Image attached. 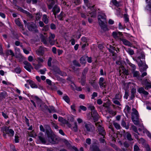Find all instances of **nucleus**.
Instances as JSON below:
<instances>
[{
  "label": "nucleus",
  "mask_w": 151,
  "mask_h": 151,
  "mask_svg": "<svg viewBox=\"0 0 151 151\" xmlns=\"http://www.w3.org/2000/svg\"><path fill=\"white\" fill-rule=\"evenodd\" d=\"M145 55L143 52H141L140 55L136 59H134V60L138 63L139 68V70L141 72L146 71L148 67L146 64L145 61Z\"/></svg>",
  "instance_id": "1"
},
{
  "label": "nucleus",
  "mask_w": 151,
  "mask_h": 151,
  "mask_svg": "<svg viewBox=\"0 0 151 151\" xmlns=\"http://www.w3.org/2000/svg\"><path fill=\"white\" fill-rule=\"evenodd\" d=\"M46 133L48 141L50 143L53 144L58 143V139L57 138L55 137V135L52 130L50 131H47Z\"/></svg>",
  "instance_id": "2"
},
{
  "label": "nucleus",
  "mask_w": 151,
  "mask_h": 151,
  "mask_svg": "<svg viewBox=\"0 0 151 151\" xmlns=\"http://www.w3.org/2000/svg\"><path fill=\"white\" fill-rule=\"evenodd\" d=\"M47 4L49 9H60L57 4V0H47Z\"/></svg>",
  "instance_id": "3"
},
{
  "label": "nucleus",
  "mask_w": 151,
  "mask_h": 151,
  "mask_svg": "<svg viewBox=\"0 0 151 151\" xmlns=\"http://www.w3.org/2000/svg\"><path fill=\"white\" fill-rule=\"evenodd\" d=\"M134 111L132 114V119L134 123L136 125L139 124V114L138 111L134 108L132 109Z\"/></svg>",
  "instance_id": "4"
},
{
  "label": "nucleus",
  "mask_w": 151,
  "mask_h": 151,
  "mask_svg": "<svg viewBox=\"0 0 151 151\" xmlns=\"http://www.w3.org/2000/svg\"><path fill=\"white\" fill-rule=\"evenodd\" d=\"M37 26L33 22H28L27 25V28L29 31L32 32L34 33H38Z\"/></svg>",
  "instance_id": "5"
},
{
  "label": "nucleus",
  "mask_w": 151,
  "mask_h": 151,
  "mask_svg": "<svg viewBox=\"0 0 151 151\" xmlns=\"http://www.w3.org/2000/svg\"><path fill=\"white\" fill-rule=\"evenodd\" d=\"M37 136L40 143L44 144L46 143V140L43 133L40 132L38 134Z\"/></svg>",
  "instance_id": "6"
},
{
  "label": "nucleus",
  "mask_w": 151,
  "mask_h": 151,
  "mask_svg": "<svg viewBox=\"0 0 151 151\" xmlns=\"http://www.w3.org/2000/svg\"><path fill=\"white\" fill-rule=\"evenodd\" d=\"M85 127L87 132H93L95 131V127L91 123H86Z\"/></svg>",
  "instance_id": "7"
},
{
  "label": "nucleus",
  "mask_w": 151,
  "mask_h": 151,
  "mask_svg": "<svg viewBox=\"0 0 151 151\" xmlns=\"http://www.w3.org/2000/svg\"><path fill=\"white\" fill-rule=\"evenodd\" d=\"M91 115L94 122H96L98 120L99 116L96 111L93 110L92 112H91Z\"/></svg>",
  "instance_id": "8"
},
{
  "label": "nucleus",
  "mask_w": 151,
  "mask_h": 151,
  "mask_svg": "<svg viewBox=\"0 0 151 151\" xmlns=\"http://www.w3.org/2000/svg\"><path fill=\"white\" fill-rule=\"evenodd\" d=\"M24 63L25 65L24 66V68L27 71L29 72H31V68L33 69V68L31 64L27 61H25L24 62Z\"/></svg>",
  "instance_id": "9"
},
{
  "label": "nucleus",
  "mask_w": 151,
  "mask_h": 151,
  "mask_svg": "<svg viewBox=\"0 0 151 151\" xmlns=\"http://www.w3.org/2000/svg\"><path fill=\"white\" fill-rule=\"evenodd\" d=\"M98 131L99 132V134L102 135L103 136V138H105V135L106 134V132L105 130L104 129L103 127H101L100 125H99V127L98 128Z\"/></svg>",
  "instance_id": "10"
},
{
  "label": "nucleus",
  "mask_w": 151,
  "mask_h": 151,
  "mask_svg": "<svg viewBox=\"0 0 151 151\" xmlns=\"http://www.w3.org/2000/svg\"><path fill=\"white\" fill-rule=\"evenodd\" d=\"M132 73L133 74L134 77L136 78L139 80H142L139 71L133 70H132Z\"/></svg>",
  "instance_id": "11"
},
{
  "label": "nucleus",
  "mask_w": 151,
  "mask_h": 151,
  "mask_svg": "<svg viewBox=\"0 0 151 151\" xmlns=\"http://www.w3.org/2000/svg\"><path fill=\"white\" fill-rule=\"evenodd\" d=\"M99 22V24L101 28L104 31H106L109 30V29L107 28V26L105 24L104 22L101 21V22Z\"/></svg>",
  "instance_id": "12"
},
{
  "label": "nucleus",
  "mask_w": 151,
  "mask_h": 151,
  "mask_svg": "<svg viewBox=\"0 0 151 151\" xmlns=\"http://www.w3.org/2000/svg\"><path fill=\"white\" fill-rule=\"evenodd\" d=\"M98 21L99 22H100L101 21H103L104 22H106V16L104 14L99 15L98 16Z\"/></svg>",
  "instance_id": "13"
},
{
  "label": "nucleus",
  "mask_w": 151,
  "mask_h": 151,
  "mask_svg": "<svg viewBox=\"0 0 151 151\" xmlns=\"http://www.w3.org/2000/svg\"><path fill=\"white\" fill-rule=\"evenodd\" d=\"M46 82L50 86H51V88L52 90H56L57 87L55 85L54 83H52V81L51 80L49 79H47L46 80Z\"/></svg>",
  "instance_id": "14"
},
{
  "label": "nucleus",
  "mask_w": 151,
  "mask_h": 151,
  "mask_svg": "<svg viewBox=\"0 0 151 151\" xmlns=\"http://www.w3.org/2000/svg\"><path fill=\"white\" fill-rule=\"evenodd\" d=\"M87 56H83L80 59V63L82 65H84L85 66L86 63V60L87 58Z\"/></svg>",
  "instance_id": "15"
},
{
  "label": "nucleus",
  "mask_w": 151,
  "mask_h": 151,
  "mask_svg": "<svg viewBox=\"0 0 151 151\" xmlns=\"http://www.w3.org/2000/svg\"><path fill=\"white\" fill-rule=\"evenodd\" d=\"M90 150L91 151H100L99 147L95 144L91 146Z\"/></svg>",
  "instance_id": "16"
},
{
  "label": "nucleus",
  "mask_w": 151,
  "mask_h": 151,
  "mask_svg": "<svg viewBox=\"0 0 151 151\" xmlns=\"http://www.w3.org/2000/svg\"><path fill=\"white\" fill-rule=\"evenodd\" d=\"M14 131L11 129L8 128V130L7 131L6 133L8 136L10 137H12L14 136Z\"/></svg>",
  "instance_id": "17"
},
{
  "label": "nucleus",
  "mask_w": 151,
  "mask_h": 151,
  "mask_svg": "<svg viewBox=\"0 0 151 151\" xmlns=\"http://www.w3.org/2000/svg\"><path fill=\"white\" fill-rule=\"evenodd\" d=\"M44 107L46 109L48 110L49 112L50 113H51L52 111H53L54 112H56L55 107L53 106H50V109L48 108V106L46 105L44 106Z\"/></svg>",
  "instance_id": "18"
},
{
  "label": "nucleus",
  "mask_w": 151,
  "mask_h": 151,
  "mask_svg": "<svg viewBox=\"0 0 151 151\" xmlns=\"http://www.w3.org/2000/svg\"><path fill=\"white\" fill-rule=\"evenodd\" d=\"M122 41L124 44L126 45H128L129 46L132 47V44L129 41L125 39H120Z\"/></svg>",
  "instance_id": "19"
},
{
  "label": "nucleus",
  "mask_w": 151,
  "mask_h": 151,
  "mask_svg": "<svg viewBox=\"0 0 151 151\" xmlns=\"http://www.w3.org/2000/svg\"><path fill=\"white\" fill-rule=\"evenodd\" d=\"M27 82H28L30 84L31 88H37L38 86L36 84L32 81L30 80H27Z\"/></svg>",
  "instance_id": "20"
},
{
  "label": "nucleus",
  "mask_w": 151,
  "mask_h": 151,
  "mask_svg": "<svg viewBox=\"0 0 151 151\" xmlns=\"http://www.w3.org/2000/svg\"><path fill=\"white\" fill-rule=\"evenodd\" d=\"M105 81L104 78L103 77H101L99 81V83L100 85V86L101 87H103L104 88H105V85H104L103 84V83Z\"/></svg>",
  "instance_id": "21"
},
{
  "label": "nucleus",
  "mask_w": 151,
  "mask_h": 151,
  "mask_svg": "<svg viewBox=\"0 0 151 151\" xmlns=\"http://www.w3.org/2000/svg\"><path fill=\"white\" fill-rule=\"evenodd\" d=\"M53 67V70L56 71L57 73L61 76H63V73L62 71L60 70L59 68L56 66H54Z\"/></svg>",
  "instance_id": "22"
},
{
  "label": "nucleus",
  "mask_w": 151,
  "mask_h": 151,
  "mask_svg": "<svg viewBox=\"0 0 151 151\" xmlns=\"http://www.w3.org/2000/svg\"><path fill=\"white\" fill-rule=\"evenodd\" d=\"M145 82L146 85L145 88L146 90H148V88H151V83L149 82L146 79L145 80Z\"/></svg>",
  "instance_id": "23"
},
{
  "label": "nucleus",
  "mask_w": 151,
  "mask_h": 151,
  "mask_svg": "<svg viewBox=\"0 0 151 151\" xmlns=\"http://www.w3.org/2000/svg\"><path fill=\"white\" fill-rule=\"evenodd\" d=\"M22 12L26 14L27 16L31 19H32L33 16L29 12L27 11L26 10H20Z\"/></svg>",
  "instance_id": "24"
},
{
  "label": "nucleus",
  "mask_w": 151,
  "mask_h": 151,
  "mask_svg": "<svg viewBox=\"0 0 151 151\" xmlns=\"http://www.w3.org/2000/svg\"><path fill=\"white\" fill-rule=\"evenodd\" d=\"M86 78L81 76V78H79L78 79L80 80L79 82L81 83L82 86L85 85L86 83Z\"/></svg>",
  "instance_id": "25"
},
{
  "label": "nucleus",
  "mask_w": 151,
  "mask_h": 151,
  "mask_svg": "<svg viewBox=\"0 0 151 151\" xmlns=\"http://www.w3.org/2000/svg\"><path fill=\"white\" fill-rule=\"evenodd\" d=\"M88 68L86 67L82 71L81 76L86 78V75L88 71Z\"/></svg>",
  "instance_id": "26"
},
{
  "label": "nucleus",
  "mask_w": 151,
  "mask_h": 151,
  "mask_svg": "<svg viewBox=\"0 0 151 151\" xmlns=\"http://www.w3.org/2000/svg\"><path fill=\"white\" fill-rule=\"evenodd\" d=\"M88 16L93 18L95 17L96 16V10H95L92 12L89 13Z\"/></svg>",
  "instance_id": "27"
},
{
  "label": "nucleus",
  "mask_w": 151,
  "mask_h": 151,
  "mask_svg": "<svg viewBox=\"0 0 151 151\" xmlns=\"http://www.w3.org/2000/svg\"><path fill=\"white\" fill-rule=\"evenodd\" d=\"M89 83L93 86L94 88H96L97 87V85L95 82V80H91L89 82Z\"/></svg>",
  "instance_id": "28"
},
{
  "label": "nucleus",
  "mask_w": 151,
  "mask_h": 151,
  "mask_svg": "<svg viewBox=\"0 0 151 151\" xmlns=\"http://www.w3.org/2000/svg\"><path fill=\"white\" fill-rule=\"evenodd\" d=\"M109 47L110 48L108 49L109 52L112 54H114V52L113 50H116L115 49V47L111 45H109Z\"/></svg>",
  "instance_id": "29"
},
{
  "label": "nucleus",
  "mask_w": 151,
  "mask_h": 151,
  "mask_svg": "<svg viewBox=\"0 0 151 151\" xmlns=\"http://www.w3.org/2000/svg\"><path fill=\"white\" fill-rule=\"evenodd\" d=\"M126 137L127 139L129 141H131L133 140V139L132 137V136L131 134L128 132H127L126 133Z\"/></svg>",
  "instance_id": "30"
},
{
  "label": "nucleus",
  "mask_w": 151,
  "mask_h": 151,
  "mask_svg": "<svg viewBox=\"0 0 151 151\" xmlns=\"http://www.w3.org/2000/svg\"><path fill=\"white\" fill-rule=\"evenodd\" d=\"M121 125L122 126L125 127L126 128L128 129L129 128V124L126 125V122L124 121V120H122L121 123Z\"/></svg>",
  "instance_id": "31"
},
{
  "label": "nucleus",
  "mask_w": 151,
  "mask_h": 151,
  "mask_svg": "<svg viewBox=\"0 0 151 151\" xmlns=\"http://www.w3.org/2000/svg\"><path fill=\"white\" fill-rule=\"evenodd\" d=\"M42 20L46 24H47L48 23V19L47 18V16L46 15H44L43 17Z\"/></svg>",
  "instance_id": "32"
},
{
  "label": "nucleus",
  "mask_w": 151,
  "mask_h": 151,
  "mask_svg": "<svg viewBox=\"0 0 151 151\" xmlns=\"http://www.w3.org/2000/svg\"><path fill=\"white\" fill-rule=\"evenodd\" d=\"M41 39L42 42L45 45L47 44V41L45 39V37L42 34L41 36Z\"/></svg>",
  "instance_id": "33"
},
{
  "label": "nucleus",
  "mask_w": 151,
  "mask_h": 151,
  "mask_svg": "<svg viewBox=\"0 0 151 151\" xmlns=\"http://www.w3.org/2000/svg\"><path fill=\"white\" fill-rule=\"evenodd\" d=\"M73 63L74 65L78 67H80L81 65L76 60H75L73 61Z\"/></svg>",
  "instance_id": "34"
},
{
  "label": "nucleus",
  "mask_w": 151,
  "mask_h": 151,
  "mask_svg": "<svg viewBox=\"0 0 151 151\" xmlns=\"http://www.w3.org/2000/svg\"><path fill=\"white\" fill-rule=\"evenodd\" d=\"M7 96V93L5 91H3L0 93V97L2 98V99L5 98Z\"/></svg>",
  "instance_id": "35"
},
{
  "label": "nucleus",
  "mask_w": 151,
  "mask_h": 151,
  "mask_svg": "<svg viewBox=\"0 0 151 151\" xmlns=\"http://www.w3.org/2000/svg\"><path fill=\"white\" fill-rule=\"evenodd\" d=\"M37 54L38 55H42L44 54L43 50L41 49H40L36 51Z\"/></svg>",
  "instance_id": "36"
},
{
  "label": "nucleus",
  "mask_w": 151,
  "mask_h": 151,
  "mask_svg": "<svg viewBox=\"0 0 151 151\" xmlns=\"http://www.w3.org/2000/svg\"><path fill=\"white\" fill-rule=\"evenodd\" d=\"M111 2L115 6L117 7L119 6V3L116 0H112Z\"/></svg>",
  "instance_id": "37"
},
{
  "label": "nucleus",
  "mask_w": 151,
  "mask_h": 151,
  "mask_svg": "<svg viewBox=\"0 0 151 151\" xmlns=\"http://www.w3.org/2000/svg\"><path fill=\"white\" fill-rule=\"evenodd\" d=\"M113 124L115 127L117 129H120L121 127L120 125L118 123L115 122H113Z\"/></svg>",
  "instance_id": "38"
},
{
  "label": "nucleus",
  "mask_w": 151,
  "mask_h": 151,
  "mask_svg": "<svg viewBox=\"0 0 151 151\" xmlns=\"http://www.w3.org/2000/svg\"><path fill=\"white\" fill-rule=\"evenodd\" d=\"M63 99L67 103H68L70 102V99L68 96L66 95L64 96Z\"/></svg>",
  "instance_id": "39"
},
{
  "label": "nucleus",
  "mask_w": 151,
  "mask_h": 151,
  "mask_svg": "<svg viewBox=\"0 0 151 151\" xmlns=\"http://www.w3.org/2000/svg\"><path fill=\"white\" fill-rule=\"evenodd\" d=\"M36 20H38L39 19L41 16V14L40 13H37L35 14Z\"/></svg>",
  "instance_id": "40"
},
{
  "label": "nucleus",
  "mask_w": 151,
  "mask_h": 151,
  "mask_svg": "<svg viewBox=\"0 0 151 151\" xmlns=\"http://www.w3.org/2000/svg\"><path fill=\"white\" fill-rule=\"evenodd\" d=\"M74 126L73 127V129L75 132H76L78 131V126L76 122H74Z\"/></svg>",
  "instance_id": "41"
},
{
  "label": "nucleus",
  "mask_w": 151,
  "mask_h": 151,
  "mask_svg": "<svg viewBox=\"0 0 151 151\" xmlns=\"http://www.w3.org/2000/svg\"><path fill=\"white\" fill-rule=\"evenodd\" d=\"M112 35L114 38H118L119 37L118 32H114L112 33Z\"/></svg>",
  "instance_id": "42"
},
{
  "label": "nucleus",
  "mask_w": 151,
  "mask_h": 151,
  "mask_svg": "<svg viewBox=\"0 0 151 151\" xmlns=\"http://www.w3.org/2000/svg\"><path fill=\"white\" fill-rule=\"evenodd\" d=\"M140 150L138 146L135 144L134 145V151H140Z\"/></svg>",
  "instance_id": "43"
},
{
  "label": "nucleus",
  "mask_w": 151,
  "mask_h": 151,
  "mask_svg": "<svg viewBox=\"0 0 151 151\" xmlns=\"http://www.w3.org/2000/svg\"><path fill=\"white\" fill-rule=\"evenodd\" d=\"M49 26L48 25H47L43 27L42 30L47 32L49 30Z\"/></svg>",
  "instance_id": "44"
},
{
  "label": "nucleus",
  "mask_w": 151,
  "mask_h": 151,
  "mask_svg": "<svg viewBox=\"0 0 151 151\" xmlns=\"http://www.w3.org/2000/svg\"><path fill=\"white\" fill-rule=\"evenodd\" d=\"M146 1L147 2V5L146 6V7L148 9H151V2L150 1H147L148 0H146Z\"/></svg>",
  "instance_id": "45"
},
{
  "label": "nucleus",
  "mask_w": 151,
  "mask_h": 151,
  "mask_svg": "<svg viewBox=\"0 0 151 151\" xmlns=\"http://www.w3.org/2000/svg\"><path fill=\"white\" fill-rule=\"evenodd\" d=\"M124 18L125 21L126 22H127L129 21V19L128 17V15L127 14H124Z\"/></svg>",
  "instance_id": "46"
},
{
  "label": "nucleus",
  "mask_w": 151,
  "mask_h": 151,
  "mask_svg": "<svg viewBox=\"0 0 151 151\" xmlns=\"http://www.w3.org/2000/svg\"><path fill=\"white\" fill-rule=\"evenodd\" d=\"M49 42L51 45H54L55 43V41L54 39L49 38Z\"/></svg>",
  "instance_id": "47"
},
{
  "label": "nucleus",
  "mask_w": 151,
  "mask_h": 151,
  "mask_svg": "<svg viewBox=\"0 0 151 151\" xmlns=\"http://www.w3.org/2000/svg\"><path fill=\"white\" fill-rule=\"evenodd\" d=\"M45 128L46 129V132H47V131H50L52 129H51V128L50 126L48 125H45L44 126Z\"/></svg>",
  "instance_id": "48"
},
{
  "label": "nucleus",
  "mask_w": 151,
  "mask_h": 151,
  "mask_svg": "<svg viewBox=\"0 0 151 151\" xmlns=\"http://www.w3.org/2000/svg\"><path fill=\"white\" fill-rule=\"evenodd\" d=\"M127 51L131 55H133L134 54V51L130 48H128Z\"/></svg>",
  "instance_id": "49"
},
{
  "label": "nucleus",
  "mask_w": 151,
  "mask_h": 151,
  "mask_svg": "<svg viewBox=\"0 0 151 151\" xmlns=\"http://www.w3.org/2000/svg\"><path fill=\"white\" fill-rule=\"evenodd\" d=\"M64 143L66 145L69 147L71 146V145L68 141L66 139H65L63 141Z\"/></svg>",
  "instance_id": "50"
},
{
  "label": "nucleus",
  "mask_w": 151,
  "mask_h": 151,
  "mask_svg": "<svg viewBox=\"0 0 151 151\" xmlns=\"http://www.w3.org/2000/svg\"><path fill=\"white\" fill-rule=\"evenodd\" d=\"M15 71L17 73H19L21 71V70L19 67H17L14 69Z\"/></svg>",
  "instance_id": "51"
},
{
  "label": "nucleus",
  "mask_w": 151,
  "mask_h": 151,
  "mask_svg": "<svg viewBox=\"0 0 151 151\" xmlns=\"http://www.w3.org/2000/svg\"><path fill=\"white\" fill-rule=\"evenodd\" d=\"M52 58L51 57H50L48 59L47 62V65L49 67H51V62L52 60Z\"/></svg>",
  "instance_id": "52"
},
{
  "label": "nucleus",
  "mask_w": 151,
  "mask_h": 151,
  "mask_svg": "<svg viewBox=\"0 0 151 151\" xmlns=\"http://www.w3.org/2000/svg\"><path fill=\"white\" fill-rule=\"evenodd\" d=\"M122 96L119 93L117 94L115 96V99L119 100L121 98Z\"/></svg>",
  "instance_id": "53"
},
{
  "label": "nucleus",
  "mask_w": 151,
  "mask_h": 151,
  "mask_svg": "<svg viewBox=\"0 0 151 151\" xmlns=\"http://www.w3.org/2000/svg\"><path fill=\"white\" fill-rule=\"evenodd\" d=\"M19 137L16 134L15 136V142L16 143H18L19 142Z\"/></svg>",
  "instance_id": "54"
},
{
  "label": "nucleus",
  "mask_w": 151,
  "mask_h": 151,
  "mask_svg": "<svg viewBox=\"0 0 151 151\" xmlns=\"http://www.w3.org/2000/svg\"><path fill=\"white\" fill-rule=\"evenodd\" d=\"M132 129L136 133H138L137 129V127L134 125L132 126Z\"/></svg>",
  "instance_id": "55"
},
{
  "label": "nucleus",
  "mask_w": 151,
  "mask_h": 151,
  "mask_svg": "<svg viewBox=\"0 0 151 151\" xmlns=\"http://www.w3.org/2000/svg\"><path fill=\"white\" fill-rule=\"evenodd\" d=\"M144 90V89L143 87H141L139 88L138 89V91L139 93H143Z\"/></svg>",
  "instance_id": "56"
},
{
  "label": "nucleus",
  "mask_w": 151,
  "mask_h": 151,
  "mask_svg": "<svg viewBox=\"0 0 151 151\" xmlns=\"http://www.w3.org/2000/svg\"><path fill=\"white\" fill-rule=\"evenodd\" d=\"M2 115L5 119H7L8 118V115L6 113H4V112H1Z\"/></svg>",
  "instance_id": "57"
},
{
  "label": "nucleus",
  "mask_w": 151,
  "mask_h": 151,
  "mask_svg": "<svg viewBox=\"0 0 151 151\" xmlns=\"http://www.w3.org/2000/svg\"><path fill=\"white\" fill-rule=\"evenodd\" d=\"M129 65L132 68V70H135L136 69V66L135 65L130 63H129Z\"/></svg>",
  "instance_id": "58"
},
{
  "label": "nucleus",
  "mask_w": 151,
  "mask_h": 151,
  "mask_svg": "<svg viewBox=\"0 0 151 151\" xmlns=\"http://www.w3.org/2000/svg\"><path fill=\"white\" fill-rule=\"evenodd\" d=\"M46 71V68H44L43 70H39L40 72L42 74H44L45 73V72Z\"/></svg>",
  "instance_id": "59"
},
{
  "label": "nucleus",
  "mask_w": 151,
  "mask_h": 151,
  "mask_svg": "<svg viewBox=\"0 0 151 151\" xmlns=\"http://www.w3.org/2000/svg\"><path fill=\"white\" fill-rule=\"evenodd\" d=\"M24 121L26 124L28 126H29V120L26 116L24 117Z\"/></svg>",
  "instance_id": "60"
},
{
  "label": "nucleus",
  "mask_w": 151,
  "mask_h": 151,
  "mask_svg": "<svg viewBox=\"0 0 151 151\" xmlns=\"http://www.w3.org/2000/svg\"><path fill=\"white\" fill-rule=\"evenodd\" d=\"M123 145L124 147L126 148H128L129 146V144L126 141L124 143Z\"/></svg>",
  "instance_id": "61"
},
{
  "label": "nucleus",
  "mask_w": 151,
  "mask_h": 151,
  "mask_svg": "<svg viewBox=\"0 0 151 151\" xmlns=\"http://www.w3.org/2000/svg\"><path fill=\"white\" fill-rule=\"evenodd\" d=\"M113 102L115 104H116L120 106L121 105V104L120 103V102H119V101L118 100H114L113 101Z\"/></svg>",
  "instance_id": "62"
},
{
  "label": "nucleus",
  "mask_w": 151,
  "mask_h": 151,
  "mask_svg": "<svg viewBox=\"0 0 151 151\" xmlns=\"http://www.w3.org/2000/svg\"><path fill=\"white\" fill-rule=\"evenodd\" d=\"M50 28L52 29H55L56 28L55 25L53 23H52L50 24Z\"/></svg>",
  "instance_id": "63"
},
{
  "label": "nucleus",
  "mask_w": 151,
  "mask_h": 151,
  "mask_svg": "<svg viewBox=\"0 0 151 151\" xmlns=\"http://www.w3.org/2000/svg\"><path fill=\"white\" fill-rule=\"evenodd\" d=\"M97 96V93L96 92H94L92 95L91 99H93L94 98Z\"/></svg>",
  "instance_id": "64"
}]
</instances>
